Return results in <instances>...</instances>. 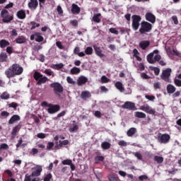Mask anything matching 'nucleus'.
<instances>
[{
  "mask_svg": "<svg viewBox=\"0 0 181 181\" xmlns=\"http://www.w3.org/2000/svg\"><path fill=\"white\" fill-rule=\"evenodd\" d=\"M23 73V67L19 64H13L5 71V75L7 78H12L16 76H21Z\"/></svg>",
  "mask_w": 181,
  "mask_h": 181,
  "instance_id": "nucleus-1",
  "label": "nucleus"
},
{
  "mask_svg": "<svg viewBox=\"0 0 181 181\" xmlns=\"http://www.w3.org/2000/svg\"><path fill=\"white\" fill-rule=\"evenodd\" d=\"M34 79L37 81V86H42V84H45L47 81H49V78L46 76H43L40 72L35 71L33 74Z\"/></svg>",
  "mask_w": 181,
  "mask_h": 181,
  "instance_id": "nucleus-2",
  "label": "nucleus"
},
{
  "mask_svg": "<svg viewBox=\"0 0 181 181\" xmlns=\"http://www.w3.org/2000/svg\"><path fill=\"white\" fill-rule=\"evenodd\" d=\"M1 17L4 23H11L13 21V15H11L6 9H3L1 11Z\"/></svg>",
  "mask_w": 181,
  "mask_h": 181,
  "instance_id": "nucleus-3",
  "label": "nucleus"
},
{
  "mask_svg": "<svg viewBox=\"0 0 181 181\" xmlns=\"http://www.w3.org/2000/svg\"><path fill=\"white\" fill-rule=\"evenodd\" d=\"M172 69L170 68H166L162 71L160 78L163 80V81H165V83H172V79H170Z\"/></svg>",
  "mask_w": 181,
  "mask_h": 181,
  "instance_id": "nucleus-4",
  "label": "nucleus"
},
{
  "mask_svg": "<svg viewBox=\"0 0 181 181\" xmlns=\"http://www.w3.org/2000/svg\"><path fill=\"white\" fill-rule=\"evenodd\" d=\"M152 30V24L148 23V21H143L141 23V28L139 29V33L144 35V33H148Z\"/></svg>",
  "mask_w": 181,
  "mask_h": 181,
  "instance_id": "nucleus-5",
  "label": "nucleus"
},
{
  "mask_svg": "<svg viewBox=\"0 0 181 181\" xmlns=\"http://www.w3.org/2000/svg\"><path fill=\"white\" fill-rule=\"evenodd\" d=\"M51 88H53V91L56 95H60L63 93L64 88L63 86L59 82H54L50 84Z\"/></svg>",
  "mask_w": 181,
  "mask_h": 181,
  "instance_id": "nucleus-6",
  "label": "nucleus"
},
{
  "mask_svg": "<svg viewBox=\"0 0 181 181\" xmlns=\"http://www.w3.org/2000/svg\"><path fill=\"white\" fill-rule=\"evenodd\" d=\"M132 29L133 30H138V29H139V22H141V21L142 20V18H141L140 16L138 15H133L132 16Z\"/></svg>",
  "mask_w": 181,
  "mask_h": 181,
  "instance_id": "nucleus-7",
  "label": "nucleus"
},
{
  "mask_svg": "<svg viewBox=\"0 0 181 181\" xmlns=\"http://www.w3.org/2000/svg\"><path fill=\"white\" fill-rule=\"evenodd\" d=\"M58 111H60V105H53L51 103L49 104L47 109V112L49 114H56V112H58Z\"/></svg>",
  "mask_w": 181,
  "mask_h": 181,
  "instance_id": "nucleus-8",
  "label": "nucleus"
},
{
  "mask_svg": "<svg viewBox=\"0 0 181 181\" xmlns=\"http://www.w3.org/2000/svg\"><path fill=\"white\" fill-rule=\"evenodd\" d=\"M141 110L144 111V112H146V114H150L151 115H155V114H156V110H155L153 108H151V106H149L148 104L141 106Z\"/></svg>",
  "mask_w": 181,
  "mask_h": 181,
  "instance_id": "nucleus-9",
  "label": "nucleus"
},
{
  "mask_svg": "<svg viewBox=\"0 0 181 181\" xmlns=\"http://www.w3.org/2000/svg\"><path fill=\"white\" fill-rule=\"evenodd\" d=\"M170 141V135L168 134H163L158 136V141L160 142V144H169Z\"/></svg>",
  "mask_w": 181,
  "mask_h": 181,
  "instance_id": "nucleus-10",
  "label": "nucleus"
},
{
  "mask_svg": "<svg viewBox=\"0 0 181 181\" xmlns=\"http://www.w3.org/2000/svg\"><path fill=\"white\" fill-rule=\"evenodd\" d=\"M122 107L124 108V110H130L132 111H135L136 110L135 103L129 101L125 102L124 104L122 105Z\"/></svg>",
  "mask_w": 181,
  "mask_h": 181,
  "instance_id": "nucleus-11",
  "label": "nucleus"
},
{
  "mask_svg": "<svg viewBox=\"0 0 181 181\" xmlns=\"http://www.w3.org/2000/svg\"><path fill=\"white\" fill-rule=\"evenodd\" d=\"M35 42H38L40 43V42H43L45 38L43 36H42V33H35V34L30 35V40H35Z\"/></svg>",
  "mask_w": 181,
  "mask_h": 181,
  "instance_id": "nucleus-12",
  "label": "nucleus"
},
{
  "mask_svg": "<svg viewBox=\"0 0 181 181\" xmlns=\"http://www.w3.org/2000/svg\"><path fill=\"white\" fill-rule=\"evenodd\" d=\"M42 171L43 168H42V165H37L33 168L31 176H33V177H38V176H40Z\"/></svg>",
  "mask_w": 181,
  "mask_h": 181,
  "instance_id": "nucleus-13",
  "label": "nucleus"
},
{
  "mask_svg": "<svg viewBox=\"0 0 181 181\" xmlns=\"http://www.w3.org/2000/svg\"><path fill=\"white\" fill-rule=\"evenodd\" d=\"M28 5L29 9H31V11H36L37 6H39V1H37V0H30Z\"/></svg>",
  "mask_w": 181,
  "mask_h": 181,
  "instance_id": "nucleus-14",
  "label": "nucleus"
},
{
  "mask_svg": "<svg viewBox=\"0 0 181 181\" xmlns=\"http://www.w3.org/2000/svg\"><path fill=\"white\" fill-rule=\"evenodd\" d=\"M146 19L148 22H151V23H155L156 22V17L152 13H146Z\"/></svg>",
  "mask_w": 181,
  "mask_h": 181,
  "instance_id": "nucleus-15",
  "label": "nucleus"
},
{
  "mask_svg": "<svg viewBox=\"0 0 181 181\" xmlns=\"http://www.w3.org/2000/svg\"><path fill=\"white\" fill-rule=\"evenodd\" d=\"M81 98L86 101L88 98H91V93L88 90H83L81 93Z\"/></svg>",
  "mask_w": 181,
  "mask_h": 181,
  "instance_id": "nucleus-16",
  "label": "nucleus"
},
{
  "mask_svg": "<svg viewBox=\"0 0 181 181\" xmlns=\"http://www.w3.org/2000/svg\"><path fill=\"white\" fill-rule=\"evenodd\" d=\"M18 121H21V116L18 115H13L8 120V124L9 125H12V124H15V122H18Z\"/></svg>",
  "mask_w": 181,
  "mask_h": 181,
  "instance_id": "nucleus-17",
  "label": "nucleus"
},
{
  "mask_svg": "<svg viewBox=\"0 0 181 181\" xmlns=\"http://www.w3.org/2000/svg\"><path fill=\"white\" fill-rule=\"evenodd\" d=\"M87 81H88V78H87V77L81 76L77 80V84L78 86H83V84H86Z\"/></svg>",
  "mask_w": 181,
  "mask_h": 181,
  "instance_id": "nucleus-18",
  "label": "nucleus"
},
{
  "mask_svg": "<svg viewBox=\"0 0 181 181\" xmlns=\"http://www.w3.org/2000/svg\"><path fill=\"white\" fill-rule=\"evenodd\" d=\"M81 9L78 6V5L74 4H72V8H71V12L74 15H78L80 13Z\"/></svg>",
  "mask_w": 181,
  "mask_h": 181,
  "instance_id": "nucleus-19",
  "label": "nucleus"
},
{
  "mask_svg": "<svg viewBox=\"0 0 181 181\" xmlns=\"http://www.w3.org/2000/svg\"><path fill=\"white\" fill-rule=\"evenodd\" d=\"M149 45H151V42L143 40L139 42V47H141L142 50H145L147 47H149Z\"/></svg>",
  "mask_w": 181,
  "mask_h": 181,
  "instance_id": "nucleus-20",
  "label": "nucleus"
},
{
  "mask_svg": "<svg viewBox=\"0 0 181 181\" xmlns=\"http://www.w3.org/2000/svg\"><path fill=\"white\" fill-rule=\"evenodd\" d=\"M93 47L97 56H98L100 58L105 57V54H103V49H101V47L98 46H94Z\"/></svg>",
  "mask_w": 181,
  "mask_h": 181,
  "instance_id": "nucleus-21",
  "label": "nucleus"
},
{
  "mask_svg": "<svg viewBox=\"0 0 181 181\" xmlns=\"http://www.w3.org/2000/svg\"><path fill=\"white\" fill-rule=\"evenodd\" d=\"M16 16L18 19H25L26 18V11L21 9L17 12Z\"/></svg>",
  "mask_w": 181,
  "mask_h": 181,
  "instance_id": "nucleus-22",
  "label": "nucleus"
},
{
  "mask_svg": "<svg viewBox=\"0 0 181 181\" xmlns=\"http://www.w3.org/2000/svg\"><path fill=\"white\" fill-rule=\"evenodd\" d=\"M175 91H176V88L173 85L168 84L167 86V93L168 94H173V93H175Z\"/></svg>",
  "mask_w": 181,
  "mask_h": 181,
  "instance_id": "nucleus-23",
  "label": "nucleus"
},
{
  "mask_svg": "<svg viewBox=\"0 0 181 181\" xmlns=\"http://www.w3.org/2000/svg\"><path fill=\"white\" fill-rule=\"evenodd\" d=\"M101 13H98L97 14H95L92 18V21L95 22V23H100L101 22Z\"/></svg>",
  "mask_w": 181,
  "mask_h": 181,
  "instance_id": "nucleus-24",
  "label": "nucleus"
},
{
  "mask_svg": "<svg viewBox=\"0 0 181 181\" xmlns=\"http://www.w3.org/2000/svg\"><path fill=\"white\" fill-rule=\"evenodd\" d=\"M115 87L116 88H117V90H119V91H120L121 93H124V91H125V88H124L122 83H121L120 81H117L115 83Z\"/></svg>",
  "mask_w": 181,
  "mask_h": 181,
  "instance_id": "nucleus-25",
  "label": "nucleus"
},
{
  "mask_svg": "<svg viewBox=\"0 0 181 181\" xmlns=\"http://www.w3.org/2000/svg\"><path fill=\"white\" fill-rule=\"evenodd\" d=\"M50 67L54 70H62V69L64 67V64L63 63L56 64L51 65Z\"/></svg>",
  "mask_w": 181,
  "mask_h": 181,
  "instance_id": "nucleus-26",
  "label": "nucleus"
},
{
  "mask_svg": "<svg viewBox=\"0 0 181 181\" xmlns=\"http://www.w3.org/2000/svg\"><path fill=\"white\" fill-rule=\"evenodd\" d=\"M26 42V38L21 35L18 37L17 39H16V43H18V45H22L23 43H25Z\"/></svg>",
  "mask_w": 181,
  "mask_h": 181,
  "instance_id": "nucleus-27",
  "label": "nucleus"
},
{
  "mask_svg": "<svg viewBox=\"0 0 181 181\" xmlns=\"http://www.w3.org/2000/svg\"><path fill=\"white\" fill-rule=\"evenodd\" d=\"M8 60V54L6 52H1L0 54V63H5Z\"/></svg>",
  "mask_w": 181,
  "mask_h": 181,
  "instance_id": "nucleus-28",
  "label": "nucleus"
},
{
  "mask_svg": "<svg viewBox=\"0 0 181 181\" xmlns=\"http://www.w3.org/2000/svg\"><path fill=\"white\" fill-rule=\"evenodd\" d=\"M135 134H136V128L135 127L130 128L127 132V136H134Z\"/></svg>",
  "mask_w": 181,
  "mask_h": 181,
  "instance_id": "nucleus-29",
  "label": "nucleus"
},
{
  "mask_svg": "<svg viewBox=\"0 0 181 181\" xmlns=\"http://www.w3.org/2000/svg\"><path fill=\"white\" fill-rule=\"evenodd\" d=\"M69 144V140H59L58 146H56V148H63V146H66Z\"/></svg>",
  "mask_w": 181,
  "mask_h": 181,
  "instance_id": "nucleus-30",
  "label": "nucleus"
},
{
  "mask_svg": "<svg viewBox=\"0 0 181 181\" xmlns=\"http://www.w3.org/2000/svg\"><path fill=\"white\" fill-rule=\"evenodd\" d=\"M147 62H148V63L150 64H154L155 63V60L153 59V53H150L147 55Z\"/></svg>",
  "mask_w": 181,
  "mask_h": 181,
  "instance_id": "nucleus-31",
  "label": "nucleus"
},
{
  "mask_svg": "<svg viewBox=\"0 0 181 181\" xmlns=\"http://www.w3.org/2000/svg\"><path fill=\"white\" fill-rule=\"evenodd\" d=\"M11 43L8 42V41H6V40H0V47L1 49H5L7 46H9Z\"/></svg>",
  "mask_w": 181,
  "mask_h": 181,
  "instance_id": "nucleus-32",
  "label": "nucleus"
},
{
  "mask_svg": "<svg viewBox=\"0 0 181 181\" xmlns=\"http://www.w3.org/2000/svg\"><path fill=\"white\" fill-rule=\"evenodd\" d=\"M109 181H119V178L115 174H110L107 176Z\"/></svg>",
  "mask_w": 181,
  "mask_h": 181,
  "instance_id": "nucleus-33",
  "label": "nucleus"
},
{
  "mask_svg": "<svg viewBox=\"0 0 181 181\" xmlns=\"http://www.w3.org/2000/svg\"><path fill=\"white\" fill-rule=\"evenodd\" d=\"M21 128H22V124H19L17 126H16L15 127H13L11 134L13 135H16L17 132H19V131H21Z\"/></svg>",
  "mask_w": 181,
  "mask_h": 181,
  "instance_id": "nucleus-34",
  "label": "nucleus"
},
{
  "mask_svg": "<svg viewBox=\"0 0 181 181\" xmlns=\"http://www.w3.org/2000/svg\"><path fill=\"white\" fill-rule=\"evenodd\" d=\"M149 69L151 71H154L155 76H158L160 73V69L158 67L150 66Z\"/></svg>",
  "mask_w": 181,
  "mask_h": 181,
  "instance_id": "nucleus-35",
  "label": "nucleus"
},
{
  "mask_svg": "<svg viewBox=\"0 0 181 181\" xmlns=\"http://www.w3.org/2000/svg\"><path fill=\"white\" fill-rule=\"evenodd\" d=\"M0 98L1 100H9V98H11V95H9L8 92L6 91L1 93Z\"/></svg>",
  "mask_w": 181,
  "mask_h": 181,
  "instance_id": "nucleus-36",
  "label": "nucleus"
},
{
  "mask_svg": "<svg viewBox=\"0 0 181 181\" xmlns=\"http://www.w3.org/2000/svg\"><path fill=\"white\" fill-rule=\"evenodd\" d=\"M30 26H31L30 30H34V29H36V28H39L40 26V23H37L35 21H31L30 23Z\"/></svg>",
  "mask_w": 181,
  "mask_h": 181,
  "instance_id": "nucleus-37",
  "label": "nucleus"
},
{
  "mask_svg": "<svg viewBox=\"0 0 181 181\" xmlns=\"http://www.w3.org/2000/svg\"><path fill=\"white\" fill-rule=\"evenodd\" d=\"M105 158L103 156H97L95 157V163H100V162H104Z\"/></svg>",
  "mask_w": 181,
  "mask_h": 181,
  "instance_id": "nucleus-38",
  "label": "nucleus"
},
{
  "mask_svg": "<svg viewBox=\"0 0 181 181\" xmlns=\"http://www.w3.org/2000/svg\"><path fill=\"white\" fill-rule=\"evenodd\" d=\"M135 117L136 118H146V114H145L142 112H136Z\"/></svg>",
  "mask_w": 181,
  "mask_h": 181,
  "instance_id": "nucleus-39",
  "label": "nucleus"
},
{
  "mask_svg": "<svg viewBox=\"0 0 181 181\" xmlns=\"http://www.w3.org/2000/svg\"><path fill=\"white\" fill-rule=\"evenodd\" d=\"M154 161L158 163V164L163 163V157L159 156H154Z\"/></svg>",
  "mask_w": 181,
  "mask_h": 181,
  "instance_id": "nucleus-40",
  "label": "nucleus"
},
{
  "mask_svg": "<svg viewBox=\"0 0 181 181\" xmlns=\"http://www.w3.org/2000/svg\"><path fill=\"white\" fill-rule=\"evenodd\" d=\"M101 146L103 149H105V150L110 149V148H111V144L107 141H105L102 143Z\"/></svg>",
  "mask_w": 181,
  "mask_h": 181,
  "instance_id": "nucleus-41",
  "label": "nucleus"
},
{
  "mask_svg": "<svg viewBox=\"0 0 181 181\" xmlns=\"http://www.w3.org/2000/svg\"><path fill=\"white\" fill-rule=\"evenodd\" d=\"M93 47H86V49H85V54H88V56L93 54Z\"/></svg>",
  "mask_w": 181,
  "mask_h": 181,
  "instance_id": "nucleus-42",
  "label": "nucleus"
},
{
  "mask_svg": "<svg viewBox=\"0 0 181 181\" xmlns=\"http://www.w3.org/2000/svg\"><path fill=\"white\" fill-rule=\"evenodd\" d=\"M71 74H78L80 73V69L77 67H74L71 69Z\"/></svg>",
  "mask_w": 181,
  "mask_h": 181,
  "instance_id": "nucleus-43",
  "label": "nucleus"
},
{
  "mask_svg": "<svg viewBox=\"0 0 181 181\" xmlns=\"http://www.w3.org/2000/svg\"><path fill=\"white\" fill-rule=\"evenodd\" d=\"M18 103L15 102H12L11 103L8 104V108H13L14 110H16L18 108Z\"/></svg>",
  "mask_w": 181,
  "mask_h": 181,
  "instance_id": "nucleus-44",
  "label": "nucleus"
},
{
  "mask_svg": "<svg viewBox=\"0 0 181 181\" xmlns=\"http://www.w3.org/2000/svg\"><path fill=\"white\" fill-rule=\"evenodd\" d=\"M73 161L71 159H66L62 162V165H71Z\"/></svg>",
  "mask_w": 181,
  "mask_h": 181,
  "instance_id": "nucleus-45",
  "label": "nucleus"
},
{
  "mask_svg": "<svg viewBox=\"0 0 181 181\" xmlns=\"http://www.w3.org/2000/svg\"><path fill=\"white\" fill-rule=\"evenodd\" d=\"M0 149H4L6 151H8V149H9V146H8V144L3 143L1 144H0Z\"/></svg>",
  "mask_w": 181,
  "mask_h": 181,
  "instance_id": "nucleus-46",
  "label": "nucleus"
},
{
  "mask_svg": "<svg viewBox=\"0 0 181 181\" xmlns=\"http://www.w3.org/2000/svg\"><path fill=\"white\" fill-rule=\"evenodd\" d=\"M101 83H110V78H107V77L105 76H103L101 77Z\"/></svg>",
  "mask_w": 181,
  "mask_h": 181,
  "instance_id": "nucleus-47",
  "label": "nucleus"
},
{
  "mask_svg": "<svg viewBox=\"0 0 181 181\" xmlns=\"http://www.w3.org/2000/svg\"><path fill=\"white\" fill-rule=\"evenodd\" d=\"M70 23L72 26H74V28H77V26H78V21L77 20H71Z\"/></svg>",
  "mask_w": 181,
  "mask_h": 181,
  "instance_id": "nucleus-48",
  "label": "nucleus"
},
{
  "mask_svg": "<svg viewBox=\"0 0 181 181\" xmlns=\"http://www.w3.org/2000/svg\"><path fill=\"white\" fill-rule=\"evenodd\" d=\"M37 148H38V151H43V149H45L46 146L45 144H37Z\"/></svg>",
  "mask_w": 181,
  "mask_h": 181,
  "instance_id": "nucleus-49",
  "label": "nucleus"
},
{
  "mask_svg": "<svg viewBox=\"0 0 181 181\" xmlns=\"http://www.w3.org/2000/svg\"><path fill=\"white\" fill-rule=\"evenodd\" d=\"M53 146H54V143L49 142L47 146V151H52Z\"/></svg>",
  "mask_w": 181,
  "mask_h": 181,
  "instance_id": "nucleus-50",
  "label": "nucleus"
},
{
  "mask_svg": "<svg viewBox=\"0 0 181 181\" xmlns=\"http://www.w3.org/2000/svg\"><path fill=\"white\" fill-rule=\"evenodd\" d=\"M39 152H40L39 149L36 148H33L30 153L33 155V156H35V155H37Z\"/></svg>",
  "mask_w": 181,
  "mask_h": 181,
  "instance_id": "nucleus-51",
  "label": "nucleus"
},
{
  "mask_svg": "<svg viewBox=\"0 0 181 181\" xmlns=\"http://www.w3.org/2000/svg\"><path fill=\"white\" fill-rule=\"evenodd\" d=\"M134 155L137 158L138 160H142V154H141V153L136 152Z\"/></svg>",
  "mask_w": 181,
  "mask_h": 181,
  "instance_id": "nucleus-52",
  "label": "nucleus"
},
{
  "mask_svg": "<svg viewBox=\"0 0 181 181\" xmlns=\"http://www.w3.org/2000/svg\"><path fill=\"white\" fill-rule=\"evenodd\" d=\"M145 97L149 101H155V99L156 98L155 96L149 95H146Z\"/></svg>",
  "mask_w": 181,
  "mask_h": 181,
  "instance_id": "nucleus-53",
  "label": "nucleus"
},
{
  "mask_svg": "<svg viewBox=\"0 0 181 181\" xmlns=\"http://www.w3.org/2000/svg\"><path fill=\"white\" fill-rule=\"evenodd\" d=\"M37 137L39 138V139H45V138H46V134H45V133H38L37 134Z\"/></svg>",
  "mask_w": 181,
  "mask_h": 181,
  "instance_id": "nucleus-54",
  "label": "nucleus"
},
{
  "mask_svg": "<svg viewBox=\"0 0 181 181\" xmlns=\"http://www.w3.org/2000/svg\"><path fill=\"white\" fill-rule=\"evenodd\" d=\"M52 177H53V175H52V173H49L44 177V181H50Z\"/></svg>",
  "mask_w": 181,
  "mask_h": 181,
  "instance_id": "nucleus-55",
  "label": "nucleus"
},
{
  "mask_svg": "<svg viewBox=\"0 0 181 181\" xmlns=\"http://www.w3.org/2000/svg\"><path fill=\"white\" fill-rule=\"evenodd\" d=\"M44 73L47 74V76H53V71H52V69H47L44 71Z\"/></svg>",
  "mask_w": 181,
  "mask_h": 181,
  "instance_id": "nucleus-56",
  "label": "nucleus"
},
{
  "mask_svg": "<svg viewBox=\"0 0 181 181\" xmlns=\"http://www.w3.org/2000/svg\"><path fill=\"white\" fill-rule=\"evenodd\" d=\"M119 146H127L128 144L124 140H121L118 142Z\"/></svg>",
  "mask_w": 181,
  "mask_h": 181,
  "instance_id": "nucleus-57",
  "label": "nucleus"
},
{
  "mask_svg": "<svg viewBox=\"0 0 181 181\" xmlns=\"http://www.w3.org/2000/svg\"><path fill=\"white\" fill-rule=\"evenodd\" d=\"M66 81L69 84H76V81H74L70 76H67Z\"/></svg>",
  "mask_w": 181,
  "mask_h": 181,
  "instance_id": "nucleus-58",
  "label": "nucleus"
},
{
  "mask_svg": "<svg viewBox=\"0 0 181 181\" xmlns=\"http://www.w3.org/2000/svg\"><path fill=\"white\" fill-rule=\"evenodd\" d=\"M22 142H23V140L22 139V138H21L18 141V144H16V148H21V146H25V144H22Z\"/></svg>",
  "mask_w": 181,
  "mask_h": 181,
  "instance_id": "nucleus-59",
  "label": "nucleus"
},
{
  "mask_svg": "<svg viewBox=\"0 0 181 181\" xmlns=\"http://www.w3.org/2000/svg\"><path fill=\"white\" fill-rule=\"evenodd\" d=\"M6 52L8 54H12V53H13V47H6Z\"/></svg>",
  "mask_w": 181,
  "mask_h": 181,
  "instance_id": "nucleus-60",
  "label": "nucleus"
},
{
  "mask_svg": "<svg viewBox=\"0 0 181 181\" xmlns=\"http://www.w3.org/2000/svg\"><path fill=\"white\" fill-rule=\"evenodd\" d=\"M109 31L110 32V33H113L114 35H118V30H117V29L114 28H111L109 29Z\"/></svg>",
  "mask_w": 181,
  "mask_h": 181,
  "instance_id": "nucleus-61",
  "label": "nucleus"
},
{
  "mask_svg": "<svg viewBox=\"0 0 181 181\" xmlns=\"http://www.w3.org/2000/svg\"><path fill=\"white\" fill-rule=\"evenodd\" d=\"M139 180L141 181L148 180V176L146 175H140Z\"/></svg>",
  "mask_w": 181,
  "mask_h": 181,
  "instance_id": "nucleus-62",
  "label": "nucleus"
},
{
  "mask_svg": "<svg viewBox=\"0 0 181 181\" xmlns=\"http://www.w3.org/2000/svg\"><path fill=\"white\" fill-rule=\"evenodd\" d=\"M174 83L175 84V86H177V87H181V81L179 79H174Z\"/></svg>",
  "mask_w": 181,
  "mask_h": 181,
  "instance_id": "nucleus-63",
  "label": "nucleus"
},
{
  "mask_svg": "<svg viewBox=\"0 0 181 181\" xmlns=\"http://www.w3.org/2000/svg\"><path fill=\"white\" fill-rule=\"evenodd\" d=\"M32 178H30V175L29 174H26L25 176L24 181H31Z\"/></svg>",
  "mask_w": 181,
  "mask_h": 181,
  "instance_id": "nucleus-64",
  "label": "nucleus"
}]
</instances>
